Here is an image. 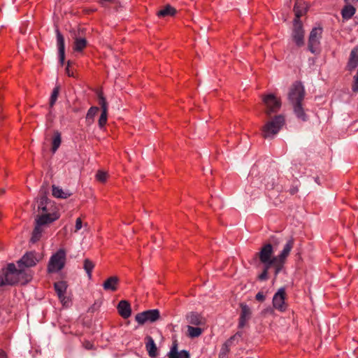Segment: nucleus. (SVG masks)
I'll return each instance as SVG.
<instances>
[{
	"instance_id": "1",
	"label": "nucleus",
	"mask_w": 358,
	"mask_h": 358,
	"mask_svg": "<svg viewBox=\"0 0 358 358\" xmlns=\"http://www.w3.org/2000/svg\"><path fill=\"white\" fill-rule=\"evenodd\" d=\"M30 279L24 268H16L14 263L8 264L0 271V287L6 285H15L17 282H27Z\"/></svg>"
},
{
	"instance_id": "2",
	"label": "nucleus",
	"mask_w": 358,
	"mask_h": 358,
	"mask_svg": "<svg viewBox=\"0 0 358 358\" xmlns=\"http://www.w3.org/2000/svg\"><path fill=\"white\" fill-rule=\"evenodd\" d=\"M285 124V118L282 115H275L271 120L267 121L262 127V136L265 139L273 138L281 131Z\"/></svg>"
},
{
	"instance_id": "3",
	"label": "nucleus",
	"mask_w": 358,
	"mask_h": 358,
	"mask_svg": "<svg viewBox=\"0 0 358 358\" xmlns=\"http://www.w3.org/2000/svg\"><path fill=\"white\" fill-rule=\"evenodd\" d=\"M66 262V251L64 248H59L57 252L53 253L48 263L47 270L48 273H56L64 268Z\"/></svg>"
},
{
	"instance_id": "4",
	"label": "nucleus",
	"mask_w": 358,
	"mask_h": 358,
	"mask_svg": "<svg viewBox=\"0 0 358 358\" xmlns=\"http://www.w3.org/2000/svg\"><path fill=\"white\" fill-rule=\"evenodd\" d=\"M255 258H259L263 264L270 267L273 266L276 271L275 256H273V248L271 243H265L259 252L255 254Z\"/></svg>"
},
{
	"instance_id": "5",
	"label": "nucleus",
	"mask_w": 358,
	"mask_h": 358,
	"mask_svg": "<svg viewBox=\"0 0 358 358\" xmlns=\"http://www.w3.org/2000/svg\"><path fill=\"white\" fill-rule=\"evenodd\" d=\"M262 100L265 106V114L268 117L271 116L273 113H278L281 108V99L275 96V94H263Z\"/></svg>"
},
{
	"instance_id": "6",
	"label": "nucleus",
	"mask_w": 358,
	"mask_h": 358,
	"mask_svg": "<svg viewBox=\"0 0 358 358\" xmlns=\"http://www.w3.org/2000/svg\"><path fill=\"white\" fill-rule=\"evenodd\" d=\"M305 95L304 85H303L301 82L296 81L290 87L288 93V99L291 101L292 106H294V105H297L300 101H303Z\"/></svg>"
},
{
	"instance_id": "7",
	"label": "nucleus",
	"mask_w": 358,
	"mask_h": 358,
	"mask_svg": "<svg viewBox=\"0 0 358 358\" xmlns=\"http://www.w3.org/2000/svg\"><path fill=\"white\" fill-rule=\"evenodd\" d=\"M322 36V27H313L310 33L308 49L311 53H319L320 51V41Z\"/></svg>"
},
{
	"instance_id": "8",
	"label": "nucleus",
	"mask_w": 358,
	"mask_h": 358,
	"mask_svg": "<svg viewBox=\"0 0 358 358\" xmlns=\"http://www.w3.org/2000/svg\"><path fill=\"white\" fill-rule=\"evenodd\" d=\"M294 245V240L293 238H290L289 240H288L286 243V244L284 246L283 250L281 251V252L278 255L275 256V263H276V271H275V273L278 274L280 271H281L284 263L285 262V259L288 255H289V253L293 248Z\"/></svg>"
},
{
	"instance_id": "9",
	"label": "nucleus",
	"mask_w": 358,
	"mask_h": 358,
	"mask_svg": "<svg viewBox=\"0 0 358 358\" xmlns=\"http://www.w3.org/2000/svg\"><path fill=\"white\" fill-rule=\"evenodd\" d=\"M54 289L57 297L64 307H69L71 300L67 295L68 283L66 281H58L54 284Z\"/></svg>"
},
{
	"instance_id": "10",
	"label": "nucleus",
	"mask_w": 358,
	"mask_h": 358,
	"mask_svg": "<svg viewBox=\"0 0 358 358\" xmlns=\"http://www.w3.org/2000/svg\"><path fill=\"white\" fill-rule=\"evenodd\" d=\"M160 317V312L157 309L144 310V312L138 313L135 317V320L140 325H143L146 322H155Z\"/></svg>"
},
{
	"instance_id": "11",
	"label": "nucleus",
	"mask_w": 358,
	"mask_h": 358,
	"mask_svg": "<svg viewBox=\"0 0 358 358\" xmlns=\"http://www.w3.org/2000/svg\"><path fill=\"white\" fill-rule=\"evenodd\" d=\"M287 292L285 288H280L273 296V307L280 311L287 310V304L286 303Z\"/></svg>"
},
{
	"instance_id": "12",
	"label": "nucleus",
	"mask_w": 358,
	"mask_h": 358,
	"mask_svg": "<svg viewBox=\"0 0 358 358\" xmlns=\"http://www.w3.org/2000/svg\"><path fill=\"white\" fill-rule=\"evenodd\" d=\"M304 29L302 22H294L292 31V38L296 45L301 47L304 45Z\"/></svg>"
},
{
	"instance_id": "13",
	"label": "nucleus",
	"mask_w": 358,
	"mask_h": 358,
	"mask_svg": "<svg viewBox=\"0 0 358 358\" xmlns=\"http://www.w3.org/2000/svg\"><path fill=\"white\" fill-rule=\"evenodd\" d=\"M38 262V259L36 252L29 251V252H26L22 257L17 262V264L20 268H24V267L34 266L37 264Z\"/></svg>"
},
{
	"instance_id": "14",
	"label": "nucleus",
	"mask_w": 358,
	"mask_h": 358,
	"mask_svg": "<svg viewBox=\"0 0 358 358\" xmlns=\"http://www.w3.org/2000/svg\"><path fill=\"white\" fill-rule=\"evenodd\" d=\"M168 358H190V354L187 350L178 351V341L174 339L169 352L167 354Z\"/></svg>"
},
{
	"instance_id": "15",
	"label": "nucleus",
	"mask_w": 358,
	"mask_h": 358,
	"mask_svg": "<svg viewBox=\"0 0 358 358\" xmlns=\"http://www.w3.org/2000/svg\"><path fill=\"white\" fill-rule=\"evenodd\" d=\"M240 308L241 314L239 316L238 327L239 329H243L246 326L248 320H250L252 315V312L248 305L244 304V303H241Z\"/></svg>"
},
{
	"instance_id": "16",
	"label": "nucleus",
	"mask_w": 358,
	"mask_h": 358,
	"mask_svg": "<svg viewBox=\"0 0 358 358\" xmlns=\"http://www.w3.org/2000/svg\"><path fill=\"white\" fill-rule=\"evenodd\" d=\"M57 48L59 51V61L61 65H64L65 62V40L64 35L59 29L56 30Z\"/></svg>"
},
{
	"instance_id": "17",
	"label": "nucleus",
	"mask_w": 358,
	"mask_h": 358,
	"mask_svg": "<svg viewBox=\"0 0 358 358\" xmlns=\"http://www.w3.org/2000/svg\"><path fill=\"white\" fill-rule=\"evenodd\" d=\"M38 208L41 210L42 213L59 212L54 201L48 200L46 196H43L41 199Z\"/></svg>"
},
{
	"instance_id": "18",
	"label": "nucleus",
	"mask_w": 358,
	"mask_h": 358,
	"mask_svg": "<svg viewBox=\"0 0 358 358\" xmlns=\"http://www.w3.org/2000/svg\"><path fill=\"white\" fill-rule=\"evenodd\" d=\"M186 320L189 325L203 326L206 323V320L201 313L196 312H190L186 315Z\"/></svg>"
},
{
	"instance_id": "19",
	"label": "nucleus",
	"mask_w": 358,
	"mask_h": 358,
	"mask_svg": "<svg viewBox=\"0 0 358 358\" xmlns=\"http://www.w3.org/2000/svg\"><path fill=\"white\" fill-rule=\"evenodd\" d=\"M358 66V45L354 46L352 49L348 61L345 66L348 71H353Z\"/></svg>"
},
{
	"instance_id": "20",
	"label": "nucleus",
	"mask_w": 358,
	"mask_h": 358,
	"mask_svg": "<svg viewBox=\"0 0 358 358\" xmlns=\"http://www.w3.org/2000/svg\"><path fill=\"white\" fill-rule=\"evenodd\" d=\"M59 212H52L51 213H41L38 215L39 224L42 226L50 224L59 219Z\"/></svg>"
},
{
	"instance_id": "21",
	"label": "nucleus",
	"mask_w": 358,
	"mask_h": 358,
	"mask_svg": "<svg viewBox=\"0 0 358 358\" xmlns=\"http://www.w3.org/2000/svg\"><path fill=\"white\" fill-rule=\"evenodd\" d=\"M120 278L118 276H110L104 280L102 286L104 290L107 292H117L119 284Z\"/></svg>"
},
{
	"instance_id": "22",
	"label": "nucleus",
	"mask_w": 358,
	"mask_h": 358,
	"mask_svg": "<svg viewBox=\"0 0 358 358\" xmlns=\"http://www.w3.org/2000/svg\"><path fill=\"white\" fill-rule=\"evenodd\" d=\"M117 313L123 318H129L131 315V306L127 300H121L117 304Z\"/></svg>"
},
{
	"instance_id": "23",
	"label": "nucleus",
	"mask_w": 358,
	"mask_h": 358,
	"mask_svg": "<svg viewBox=\"0 0 358 358\" xmlns=\"http://www.w3.org/2000/svg\"><path fill=\"white\" fill-rule=\"evenodd\" d=\"M294 11L295 14V17L294 19V22H302L301 20V17L302 15H305L307 12V9L305 6L304 1H297L295 2L294 5Z\"/></svg>"
},
{
	"instance_id": "24",
	"label": "nucleus",
	"mask_w": 358,
	"mask_h": 358,
	"mask_svg": "<svg viewBox=\"0 0 358 358\" xmlns=\"http://www.w3.org/2000/svg\"><path fill=\"white\" fill-rule=\"evenodd\" d=\"M43 225L40 224L38 222V216H37L35 220V227L32 231L31 242L35 243H37V241H38L39 240H41L43 235Z\"/></svg>"
},
{
	"instance_id": "25",
	"label": "nucleus",
	"mask_w": 358,
	"mask_h": 358,
	"mask_svg": "<svg viewBox=\"0 0 358 358\" xmlns=\"http://www.w3.org/2000/svg\"><path fill=\"white\" fill-rule=\"evenodd\" d=\"M145 347L150 357H155L157 356L158 349L152 336H146Z\"/></svg>"
},
{
	"instance_id": "26",
	"label": "nucleus",
	"mask_w": 358,
	"mask_h": 358,
	"mask_svg": "<svg viewBox=\"0 0 358 358\" xmlns=\"http://www.w3.org/2000/svg\"><path fill=\"white\" fill-rule=\"evenodd\" d=\"M356 8L352 6L351 2L346 3L341 9V16L343 20H350L356 13Z\"/></svg>"
},
{
	"instance_id": "27",
	"label": "nucleus",
	"mask_w": 358,
	"mask_h": 358,
	"mask_svg": "<svg viewBox=\"0 0 358 358\" xmlns=\"http://www.w3.org/2000/svg\"><path fill=\"white\" fill-rule=\"evenodd\" d=\"M176 13L177 9L175 7L170 6V4H166V6L157 12V15L159 17H173Z\"/></svg>"
},
{
	"instance_id": "28",
	"label": "nucleus",
	"mask_w": 358,
	"mask_h": 358,
	"mask_svg": "<svg viewBox=\"0 0 358 358\" xmlns=\"http://www.w3.org/2000/svg\"><path fill=\"white\" fill-rule=\"evenodd\" d=\"M88 42L85 38H76L73 49L75 52H82L87 46Z\"/></svg>"
},
{
	"instance_id": "29",
	"label": "nucleus",
	"mask_w": 358,
	"mask_h": 358,
	"mask_svg": "<svg viewBox=\"0 0 358 358\" xmlns=\"http://www.w3.org/2000/svg\"><path fill=\"white\" fill-rule=\"evenodd\" d=\"M294 113L297 118L301 119L302 121H307L308 116L303 109L302 102H299L297 105H294Z\"/></svg>"
},
{
	"instance_id": "30",
	"label": "nucleus",
	"mask_w": 358,
	"mask_h": 358,
	"mask_svg": "<svg viewBox=\"0 0 358 358\" xmlns=\"http://www.w3.org/2000/svg\"><path fill=\"white\" fill-rule=\"evenodd\" d=\"M62 144V134L59 131H55L54 132L52 141V152H56L57 149L59 148Z\"/></svg>"
},
{
	"instance_id": "31",
	"label": "nucleus",
	"mask_w": 358,
	"mask_h": 358,
	"mask_svg": "<svg viewBox=\"0 0 358 358\" xmlns=\"http://www.w3.org/2000/svg\"><path fill=\"white\" fill-rule=\"evenodd\" d=\"M203 331V329L199 327V326H195V327L192 325L187 326V336L191 338H194V337L201 336Z\"/></svg>"
},
{
	"instance_id": "32",
	"label": "nucleus",
	"mask_w": 358,
	"mask_h": 358,
	"mask_svg": "<svg viewBox=\"0 0 358 358\" xmlns=\"http://www.w3.org/2000/svg\"><path fill=\"white\" fill-rule=\"evenodd\" d=\"M52 194L53 196L59 197V199H67L70 196L71 194L66 193L63 189L58 187V186H52Z\"/></svg>"
},
{
	"instance_id": "33",
	"label": "nucleus",
	"mask_w": 358,
	"mask_h": 358,
	"mask_svg": "<svg viewBox=\"0 0 358 358\" xmlns=\"http://www.w3.org/2000/svg\"><path fill=\"white\" fill-rule=\"evenodd\" d=\"M242 336V333L241 331H237L235 335L231 336L229 339H227V341L223 344V346L222 347V350H224V352H229L230 348L234 342V341L236 338L237 336L241 337Z\"/></svg>"
},
{
	"instance_id": "34",
	"label": "nucleus",
	"mask_w": 358,
	"mask_h": 358,
	"mask_svg": "<svg viewBox=\"0 0 358 358\" xmlns=\"http://www.w3.org/2000/svg\"><path fill=\"white\" fill-rule=\"evenodd\" d=\"M59 85H56L55 87H54L49 100V106L50 108H53L54 105H55L56 101L59 95Z\"/></svg>"
},
{
	"instance_id": "35",
	"label": "nucleus",
	"mask_w": 358,
	"mask_h": 358,
	"mask_svg": "<svg viewBox=\"0 0 358 358\" xmlns=\"http://www.w3.org/2000/svg\"><path fill=\"white\" fill-rule=\"evenodd\" d=\"M95 178L99 182L105 183L108 178V173L106 172V171L98 170L95 175Z\"/></svg>"
},
{
	"instance_id": "36",
	"label": "nucleus",
	"mask_w": 358,
	"mask_h": 358,
	"mask_svg": "<svg viewBox=\"0 0 358 358\" xmlns=\"http://www.w3.org/2000/svg\"><path fill=\"white\" fill-rule=\"evenodd\" d=\"M99 97V105L101 108V111L103 110H108V102L103 94V92H99L98 94Z\"/></svg>"
},
{
	"instance_id": "37",
	"label": "nucleus",
	"mask_w": 358,
	"mask_h": 358,
	"mask_svg": "<svg viewBox=\"0 0 358 358\" xmlns=\"http://www.w3.org/2000/svg\"><path fill=\"white\" fill-rule=\"evenodd\" d=\"M94 267L93 262L90 261V259H85L84 261V268L88 274V276L92 277V271Z\"/></svg>"
},
{
	"instance_id": "38",
	"label": "nucleus",
	"mask_w": 358,
	"mask_h": 358,
	"mask_svg": "<svg viewBox=\"0 0 358 358\" xmlns=\"http://www.w3.org/2000/svg\"><path fill=\"white\" fill-rule=\"evenodd\" d=\"M108 120V110H102L99 118V127L103 129L107 123Z\"/></svg>"
},
{
	"instance_id": "39",
	"label": "nucleus",
	"mask_w": 358,
	"mask_h": 358,
	"mask_svg": "<svg viewBox=\"0 0 358 358\" xmlns=\"http://www.w3.org/2000/svg\"><path fill=\"white\" fill-rule=\"evenodd\" d=\"M99 110V108L98 107H96V106H93L92 107L90 108L86 114V119L87 120H93L94 116H96V115Z\"/></svg>"
},
{
	"instance_id": "40",
	"label": "nucleus",
	"mask_w": 358,
	"mask_h": 358,
	"mask_svg": "<svg viewBox=\"0 0 358 358\" xmlns=\"http://www.w3.org/2000/svg\"><path fill=\"white\" fill-rule=\"evenodd\" d=\"M351 90L353 92H358V69L356 73L352 77V83L351 85Z\"/></svg>"
},
{
	"instance_id": "41",
	"label": "nucleus",
	"mask_w": 358,
	"mask_h": 358,
	"mask_svg": "<svg viewBox=\"0 0 358 358\" xmlns=\"http://www.w3.org/2000/svg\"><path fill=\"white\" fill-rule=\"evenodd\" d=\"M264 267L263 271L258 276V279L262 280L268 279V271L270 268V266H266V265H264Z\"/></svg>"
},
{
	"instance_id": "42",
	"label": "nucleus",
	"mask_w": 358,
	"mask_h": 358,
	"mask_svg": "<svg viewBox=\"0 0 358 358\" xmlns=\"http://www.w3.org/2000/svg\"><path fill=\"white\" fill-rule=\"evenodd\" d=\"M71 64V61L67 62V64L66 66V73L69 77H73L74 76L73 71H71V69H70Z\"/></svg>"
},
{
	"instance_id": "43",
	"label": "nucleus",
	"mask_w": 358,
	"mask_h": 358,
	"mask_svg": "<svg viewBox=\"0 0 358 358\" xmlns=\"http://www.w3.org/2000/svg\"><path fill=\"white\" fill-rule=\"evenodd\" d=\"M83 346L87 350H92L94 348V343H92L90 341H84L83 342Z\"/></svg>"
},
{
	"instance_id": "44",
	"label": "nucleus",
	"mask_w": 358,
	"mask_h": 358,
	"mask_svg": "<svg viewBox=\"0 0 358 358\" xmlns=\"http://www.w3.org/2000/svg\"><path fill=\"white\" fill-rule=\"evenodd\" d=\"M83 222L81 218H78L76 220V225H75V232H77V231L80 230L82 228Z\"/></svg>"
},
{
	"instance_id": "45",
	"label": "nucleus",
	"mask_w": 358,
	"mask_h": 358,
	"mask_svg": "<svg viewBox=\"0 0 358 358\" xmlns=\"http://www.w3.org/2000/svg\"><path fill=\"white\" fill-rule=\"evenodd\" d=\"M256 300L259 301V302H263V301L265 300L266 296L262 292H259L255 296Z\"/></svg>"
},
{
	"instance_id": "46",
	"label": "nucleus",
	"mask_w": 358,
	"mask_h": 358,
	"mask_svg": "<svg viewBox=\"0 0 358 358\" xmlns=\"http://www.w3.org/2000/svg\"><path fill=\"white\" fill-rule=\"evenodd\" d=\"M289 192L291 194H296V192H298V187H296V186H292L291 188H289Z\"/></svg>"
},
{
	"instance_id": "47",
	"label": "nucleus",
	"mask_w": 358,
	"mask_h": 358,
	"mask_svg": "<svg viewBox=\"0 0 358 358\" xmlns=\"http://www.w3.org/2000/svg\"><path fill=\"white\" fill-rule=\"evenodd\" d=\"M0 358H9L6 352L1 348H0Z\"/></svg>"
},
{
	"instance_id": "48",
	"label": "nucleus",
	"mask_w": 358,
	"mask_h": 358,
	"mask_svg": "<svg viewBox=\"0 0 358 358\" xmlns=\"http://www.w3.org/2000/svg\"><path fill=\"white\" fill-rule=\"evenodd\" d=\"M113 0H97V1L100 3V4H104V3H110V2H113Z\"/></svg>"
},
{
	"instance_id": "49",
	"label": "nucleus",
	"mask_w": 358,
	"mask_h": 358,
	"mask_svg": "<svg viewBox=\"0 0 358 358\" xmlns=\"http://www.w3.org/2000/svg\"><path fill=\"white\" fill-rule=\"evenodd\" d=\"M345 3H349V2H352V3H357L358 2V0H344Z\"/></svg>"
},
{
	"instance_id": "50",
	"label": "nucleus",
	"mask_w": 358,
	"mask_h": 358,
	"mask_svg": "<svg viewBox=\"0 0 358 358\" xmlns=\"http://www.w3.org/2000/svg\"><path fill=\"white\" fill-rule=\"evenodd\" d=\"M0 97H1V94H0Z\"/></svg>"
}]
</instances>
